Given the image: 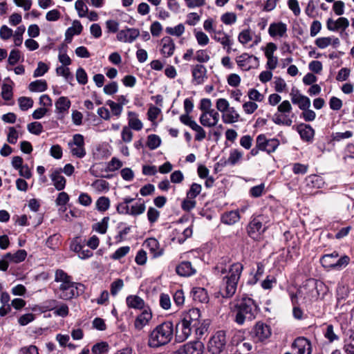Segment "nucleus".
<instances>
[{
    "mask_svg": "<svg viewBox=\"0 0 354 354\" xmlns=\"http://www.w3.org/2000/svg\"><path fill=\"white\" fill-rule=\"evenodd\" d=\"M72 280L71 276H69L63 270H57L55 275V281L56 282H62V283H68Z\"/></svg>",
    "mask_w": 354,
    "mask_h": 354,
    "instance_id": "obj_47",
    "label": "nucleus"
},
{
    "mask_svg": "<svg viewBox=\"0 0 354 354\" xmlns=\"http://www.w3.org/2000/svg\"><path fill=\"white\" fill-rule=\"evenodd\" d=\"M129 308L142 310L145 307V301L138 295H131L126 299Z\"/></svg>",
    "mask_w": 354,
    "mask_h": 354,
    "instance_id": "obj_30",
    "label": "nucleus"
},
{
    "mask_svg": "<svg viewBox=\"0 0 354 354\" xmlns=\"http://www.w3.org/2000/svg\"><path fill=\"white\" fill-rule=\"evenodd\" d=\"M123 165V163L118 158L113 157L111 160L108 162L107 167L105 169L106 171H115L119 169H120Z\"/></svg>",
    "mask_w": 354,
    "mask_h": 354,
    "instance_id": "obj_49",
    "label": "nucleus"
},
{
    "mask_svg": "<svg viewBox=\"0 0 354 354\" xmlns=\"http://www.w3.org/2000/svg\"><path fill=\"white\" fill-rule=\"evenodd\" d=\"M129 246L120 247L111 255V259L113 260H120L122 257H125L129 252Z\"/></svg>",
    "mask_w": 354,
    "mask_h": 354,
    "instance_id": "obj_46",
    "label": "nucleus"
},
{
    "mask_svg": "<svg viewBox=\"0 0 354 354\" xmlns=\"http://www.w3.org/2000/svg\"><path fill=\"white\" fill-rule=\"evenodd\" d=\"M226 345V333L224 330L217 331L210 339L208 351L212 354H220Z\"/></svg>",
    "mask_w": 354,
    "mask_h": 354,
    "instance_id": "obj_7",
    "label": "nucleus"
},
{
    "mask_svg": "<svg viewBox=\"0 0 354 354\" xmlns=\"http://www.w3.org/2000/svg\"><path fill=\"white\" fill-rule=\"evenodd\" d=\"M256 144L261 151L270 154L276 151L280 142L277 138L268 139L265 134H259L256 138Z\"/></svg>",
    "mask_w": 354,
    "mask_h": 354,
    "instance_id": "obj_10",
    "label": "nucleus"
},
{
    "mask_svg": "<svg viewBox=\"0 0 354 354\" xmlns=\"http://www.w3.org/2000/svg\"><path fill=\"white\" fill-rule=\"evenodd\" d=\"M240 218V214L238 210H232L223 213L221 219L223 223L232 225L239 221Z\"/></svg>",
    "mask_w": 354,
    "mask_h": 354,
    "instance_id": "obj_29",
    "label": "nucleus"
},
{
    "mask_svg": "<svg viewBox=\"0 0 354 354\" xmlns=\"http://www.w3.org/2000/svg\"><path fill=\"white\" fill-rule=\"evenodd\" d=\"M260 312V308L257 302L248 296H243L238 299L234 306L232 310L234 315V321L239 326H242L246 322H252L255 319Z\"/></svg>",
    "mask_w": 354,
    "mask_h": 354,
    "instance_id": "obj_1",
    "label": "nucleus"
},
{
    "mask_svg": "<svg viewBox=\"0 0 354 354\" xmlns=\"http://www.w3.org/2000/svg\"><path fill=\"white\" fill-rule=\"evenodd\" d=\"M160 212L153 207H149L147 211V218L151 224L156 223L159 216Z\"/></svg>",
    "mask_w": 354,
    "mask_h": 354,
    "instance_id": "obj_57",
    "label": "nucleus"
},
{
    "mask_svg": "<svg viewBox=\"0 0 354 354\" xmlns=\"http://www.w3.org/2000/svg\"><path fill=\"white\" fill-rule=\"evenodd\" d=\"M237 351L240 354H248L252 348V345L250 342H241L236 344Z\"/></svg>",
    "mask_w": 354,
    "mask_h": 354,
    "instance_id": "obj_62",
    "label": "nucleus"
},
{
    "mask_svg": "<svg viewBox=\"0 0 354 354\" xmlns=\"http://www.w3.org/2000/svg\"><path fill=\"white\" fill-rule=\"evenodd\" d=\"M243 270V266L239 262L230 265L228 274L223 277L220 284L218 293L223 298L229 299L234 296Z\"/></svg>",
    "mask_w": 354,
    "mask_h": 354,
    "instance_id": "obj_2",
    "label": "nucleus"
},
{
    "mask_svg": "<svg viewBox=\"0 0 354 354\" xmlns=\"http://www.w3.org/2000/svg\"><path fill=\"white\" fill-rule=\"evenodd\" d=\"M202 186L200 184L193 183L187 192V198L195 199V198L200 194Z\"/></svg>",
    "mask_w": 354,
    "mask_h": 354,
    "instance_id": "obj_45",
    "label": "nucleus"
},
{
    "mask_svg": "<svg viewBox=\"0 0 354 354\" xmlns=\"http://www.w3.org/2000/svg\"><path fill=\"white\" fill-rule=\"evenodd\" d=\"M82 248H84V245L80 237L76 236L71 241L70 249L72 251L78 254V252L82 250Z\"/></svg>",
    "mask_w": 354,
    "mask_h": 354,
    "instance_id": "obj_52",
    "label": "nucleus"
},
{
    "mask_svg": "<svg viewBox=\"0 0 354 354\" xmlns=\"http://www.w3.org/2000/svg\"><path fill=\"white\" fill-rule=\"evenodd\" d=\"M12 88L8 84H3L1 86V97L5 100H10L12 97Z\"/></svg>",
    "mask_w": 354,
    "mask_h": 354,
    "instance_id": "obj_59",
    "label": "nucleus"
},
{
    "mask_svg": "<svg viewBox=\"0 0 354 354\" xmlns=\"http://www.w3.org/2000/svg\"><path fill=\"white\" fill-rule=\"evenodd\" d=\"M67 46L62 44L59 48V54L58 56L59 61L65 66H68L71 64V59L68 55L66 53Z\"/></svg>",
    "mask_w": 354,
    "mask_h": 354,
    "instance_id": "obj_39",
    "label": "nucleus"
},
{
    "mask_svg": "<svg viewBox=\"0 0 354 354\" xmlns=\"http://www.w3.org/2000/svg\"><path fill=\"white\" fill-rule=\"evenodd\" d=\"M140 35V32L136 28H127L122 30L117 34V39L122 42H133Z\"/></svg>",
    "mask_w": 354,
    "mask_h": 354,
    "instance_id": "obj_15",
    "label": "nucleus"
},
{
    "mask_svg": "<svg viewBox=\"0 0 354 354\" xmlns=\"http://www.w3.org/2000/svg\"><path fill=\"white\" fill-rule=\"evenodd\" d=\"M297 131L301 138L305 141H310L314 136L315 131L310 124L301 123L297 127Z\"/></svg>",
    "mask_w": 354,
    "mask_h": 354,
    "instance_id": "obj_26",
    "label": "nucleus"
},
{
    "mask_svg": "<svg viewBox=\"0 0 354 354\" xmlns=\"http://www.w3.org/2000/svg\"><path fill=\"white\" fill-rule=\"evenodd\" d=\"M317 280L313 278L308 279L305 281L301 291L304 290L305 294H306L308 297H317L319 295L317 290Z\"/></svg>",
    "mask_w": 354,
    "mask_h": 354,
    "instance_id": "obj_21",
    "label": "nucleus"
},
{
    "mask_svg": "<svg viewBox=\"0 0 354 354\" xmlns=\"http://www.w3.org/2000/svg\"><path fill=\"white\" fill-rule=\"evenodd\" d=\"M110 207V200L108 197L100 196L96 201V209L99 212H104Z\"/></svg>",
    "mask_w": 354,
    "mask_h": 354,
    "instance_id": "obj_42",
    "label": "nucleus"
},
{
    "mask_svg": "<svg viewBox=\"0 0 354 354\" xmlns=\"http://www.w3.org/2000/svg\"><path fill=\"white\" fill-rule=\"evenodd\" d=\"M161 144L160 137L155 134H151L147 137V146L151 149L154 150L157 149Z\"/></svg>",
    "mask_w": 354,
    "mask_h": 354,
    "instance_id": "obj_43",
    "label": "nucleus"
},
{
    "mask_svg": "<svg viewBox=\"0 0 354 354\" xmlns=\"http://www.w3.org/2000/svg\"><path fill=\"white\" fill-rule=\"evenodd\" d=\"M191 129L196 132L195 135V140L196 141H202L206 138L205 131L203 129L202 127L198 125L196 122Z\"/></svg>",
    "mask_w": 354,
    "mask_h": 354,
    "instance_id": "obj_56",
    "label": "nucleus"
},
{
    "mask_svg": "<svg viewBox=\"0 0 354 354\" xmlns=\"http://www.w3.org/2000/svg\"><path fill=\"white\" fill-rule=\"evenodd\" d=\"M194 329L186 324L182 320L179 322L175 327V339L177 342L185 341L192 334Z\"/></svg>",
    "mask_w": 354,
    "mask_h": 354,
    "instance_id": "obj_14",
    "label": "nucleus"
},
{
    "mask_svg": "<svg viewBox=\"0 0 354 354\" xmlns=\"http://www.w3.org/2000/svg\"><path fill=\"white\" fill-rule=\"evenodd\" d=\"M128 120H129V127L130 129H132L136 131H140L143 124L142 122L138 119V114L133 111L128 112Z\"/></svg>",
    "mask_w": 354,
    "mask_h": 354,
    "instance_id": "obj_33",
    "label": "nucleus"
},
{
    "mask_svg": "<svg viewBox=\"0 0 354 354\" xmlns=\"http://www.w3.org/2000/svg\"><path fill=\"white\" fill-rule=\"evenodd\" d=\"M201 317L200 310L198 308L190 309L184 317L181 319L186 324L189 325L193 329L197 327L201 322L199 318Z\"/></svg>",
    "mask_w": 354,
    "mask_h": 354,
    "instance_id": "obj_16",
    "label": "nucleus"
},
{
    "mask_svg": "<svg viewBox=\"0 0 354 354\" xmlns=\"http://www.w3.org/2000/svg\"><path fill=\"white\" fill-rule=\"evenodd\" d=\"M19 108L21 111H27L33 106V100L31 97H20L18 99Z\"/></svg>",
    "mask_w": 354,
    "mask_h": 354,
    "instance_id": "obj_44",
    "label": "nucleus"
},
{
    "mask_svg": "<svg viewBox=\"0 0 354 354\" xmlns=\"http://www.w3.org/2000/svg\"><path fill=\"white\" fill-rule=\"evenodd\" d=\"M152 318V313L149 308L144 309L143 311L136 317L134 322V326L138 330H142Z\"/></svg>",
    "mask_w": 354,
    "mask_h": 354,
    "instance_id": "obj_18",
    "label": "nucleus"
},
{
    "mask_svg": "<svg viewBox=\"0 0 354 354\" xmlns=\"http://www.w3.org/2000/svg\"><path fill=\"white\" fill-rule=\"evenodd\" d=\"M27 257V252L25 250H18L15 253L8 252L5 257L8 258L10 262L19 263L24 261Z\"/></svg>",
    "mask_w": 354,
    "mask_h": 354,
    "instance_id": "obj_34",
    "label": "nucleus"
},
{
    "mask_svg": "<svg viewBox=\"0 0 354 354\" xmlns=\"http://www.w3.org/2000/svg\"><path fill=\"white\" fill-rule=\"evenodd\" d=\"M194 59L201 63H206L210 59L209 52L205 49H201L196 52Z\"/></svg>",
    "mask_w": 354,
    "mask_h": 354,
    "instance_id": "obj_41",
    "label": "nucleus"
},
{
    "mask_svg": "<svg viewBox=\"0 0 354 354\" xmlns=\"http://www.w3.org/2000/svg\"><path fill=\"white\" fill-rule=\"evenodd\" d=\"M239 114L234 107H230L222 115L223 122L225 124H232L237 122L239 119Z\"/></svg>",
    "mask_w": 354,
    "mask_h": 354,
    "instance_id": "obj_32",
    "label": "nucleus"
},
{
    "mask_svg": "<svg viewBox=\"0 0 354 354\" xmlns=\"http://www.w3.org/2000/svg\"><path fill=\"white\" fill-rule=\"evenodd\" d=\"M348 335L351 342L345 345L346 351L348 354H354V331L348 330Z\"/></svg>",
    "mask_w": 354,
    "mask_h": 354,
    "instance_id": "obj_64",
    "label": "nucleus"
},
{
    "mask_svg": "<svg viewBox=\"0 0 354 354\" xmlns=\"http://www.w3.org/2000/svg\"><path fill=\"white\" fill-rule=\"evenodd\" d=\"M339 253L337 251H333L330 254H324L320 258V263L326 269L341 270L348 265L350 262V257L347 255H344L339 259Z\"/></svg>",
    "mask_w": 354,
    "mask_h": 354,
    "instance_id": "obj_4",
    "label": "nucleus"
},
{
    "mask_svg": "<svg viewBox=\"0 0 354 354\" xmlns=\"http://www.w3.org/2000/svg\"><path fill=\"white\" fill-rule=\"evenodd\" d=\"M84 285L81 283H75L69 281L68 283H61L56 290L59 299L69 300L79 296L84 292Z\"/></svg>",
    "mask_w": 354,
    "mask_h": 354,
    "instance_id": "obj_5",
    "label": "nucleus"
},
{
    "mask_svg": "<svg viewBox=\"0 0 354 354\" xmlns=\"http://www.w3.org/2000/svg\"><path fill=\"white\" fill-rule=\"evenodd\" d=\"M145 209L146 206L144 203H136L135 205H133L131 209H129V214L133 216H136L143 214L145 211Z\"/></svg>",
    "mask_w": 354,
    "mask_h": 354,
    "instance_id": "obj_50",
    "label": "nucleus"
},
{
    "mask_svg": "<svg viewBox=\"0 0 354 354\" xmlns=\"http://www.w3.org/2000/svg\"><path fill=\"white\" fill-rule=\"evenodd\" d=\"M165 30L167 33L169 35L180 37L183 34L185 31V26L183 24H180L176 26L174 28L167 27Z\"/></svg>",
    "mask_w": 354,
    "mask_h": 354,
    "instance_id": "obj_53",
    "label": "nucleus"
},
{
    "mask_svg": "<svg viewBox=\"0 0 354 354\" xmlns=\"http://www.w3.org/2000/svg\"><path fill=\"white\" fill-rule=\"evenodd\" d=\"M56 72L57 75L63 76L69 82L73 80V76L68 67L59 66L56 68Z\"/></svg>",
    "mask_w": 354,
    "mask_h": 354,
    "instance_id": "obj_55",
    "label": "nucleus"
},
{
    "mask_svg": "<svg viewBox=\"0 0 354 354\" xmlns=\"http://www.w3.org/2000/svg\"><path fill=\"white\" fill-rule=\"evenodd\" d=\"M76 79L80 84L85 85L88 82V76L85 70L80 67L76 71Z\"/></svg>",
    "mask_w": 354,
    "mask_h": 354,
    "instance_id": "obj_58",
    "label": "nucleus"
},
{
    "mask_svg": "<svg viewBox=\"0 0 354 354\" xmlns=\"http://www.w3.org/2000/svg\"><path fill=\"white\" fill-rule=\"evenodd\" d=\"M191 72L192 75V83L194 85H200L204 83L207 79V70L206 67L201 64H197L192 66Z\"/></svg>",
    "mask_w": 354,
    "mask_h": 354,
    "instance_id": "obj_13",
    "label": "nucleus"
},
{
    "mask_svg": "<svg viewBox=\"0 0 354 354\" xmlns=\"http://www.w3.org/2000/svg\"><path fill=\"white\" fill-rule=\"evenodd\" d=\"M185 354H203L204 346L201 341L188 342L182 346Z\"/></svg>",
    "mask_w": 354,
    "mask_h": 354,
    "instance_id": "obj_23",
    "label": "nucleus"
},
{
    "mask_svg": "<svg viewBox=\"0 0 354 354\" xmlns=\"http://www.w3.org/2000/svg\"><path fill=\"white\" fill-rule=\"evenodd\" d=\"M28 88L32 92H43L47 90L48 85L45 80H37L30 83Z\"/></svg>",
    "mask_w": 354,
    "mask_h": 354,
    "instance_id": "obj_36",
    "label": "nucleus"
},
{
    "mask_svg": "<svg viewBox=\"0 0 354 354\" xmlns=\"http://www.w3.org/2000/svg\"><path fill=\"white\" fill-rule=\"evenodd\" d=\"M25 26H20L17 28L14 35V43L16 46H20L23 42V34L25 32Z\"/></svg>",
    "mask_w": 354,
    "mask_h": 354,
    "instance_id": "obj_51",
    "label": "nucleus"
},
{
    "mask_svg": "<svg viewBox=\"0 0 354 354\" xmlns=\"http://www.w3.org/2000/svg\"><path fill=\"white\" fill-rule=\"evenodd\" d=\"M75 9L78 12L80 17H84L88 12V8L84 2L82 0H77L75 4Z\"/></svg>",
    "mask_w": 354,
    "mask_h": 354,
    "instance_id": "obj_60",
    "label": "nucleus"
},
{
    "mask_svg": "<svg viewBox=\"0 0 354 354\" xmlns=\"http://www.w3.org/2000/svg\"><path fill=\"white\" fill-rule=\"evenodd\" d=\"M243 153L237 149H233L230 151V156L227 160H221V165L223 167L227 165H234L242 158Z\"/></svg>",
    "mask_w": 354,
    "mask_h": 354,
    "instance_id": "obj_35",
    "label": "nucleus"
},
{
    "mask_svg": "<svg viewBox=\"0 0 354 354\" xmlns=\"http://www.w3.org/2000/svg\"><path fill=\"white\" fill-rule=\"evenodd\" d=\"M287 31V26L283 22L272 23L268 28V33L272 37H283Z\"/></svg>",
    "mask_w": 354,
    "mask_h": 354,
    "instance_id": "obj_27",
    "label": "nucleus"
},
{
    "mask_svg": "<svg viewBox=\"0 0 354 354\" xmlns=\"http://www.w3.org/2000/svg\"><path fill=\"white\" fill-rule=\"evenodd\" d=\"M264 220L263 215H259L249 223L247 232L250 238L257 239L266 231L267 226L263 224Z\"/></svg>",
    "mask_w": 354,
    "mask_h": 354,
    "instance_id": "obj_8",
    "label": "nucleus"
},
{
    "mask_svg": "<svg viewBox=\"0 0 354 354\" xmlns=\"http://www.w3.org/2000/svg\"><path fill=\"white\" fill-rule=\"evenodd\" d=\"M109 220V216L104 217L100 222L96 223L92 225L93 230L102 234H105L108 229Z\"/></svg>",
    "mask_w": 354,
    "mask_h": 354,
    "instance_id": "obj_37",
    "label": "nucleus"
},
{
    "mask_svg": "<svg viewBox=\"0 0 354 354\" xmlns=\"http://www.w3.org/2000/svg\"><path fill=\"white\" fill-rule=\"evenodd\" d=\"M191 295L196 303H207L209 296L204 288L194 287L191 291Z\"/></svg>",
    "mask_w": 354,
    "mask_h": 354,
    "instance_id": "obj_24",
    "label": "nucleus"
},
{
    "mask_svg": "<svg viewBox=\"0 0 354 354\" xmlns=\"http://www.w3.org/2000/svg\"><path fill=\"white\" fill-rule=\"evenodd\" d=\"M145 244L149 248L150 253L153 255V257L157 258L163 254L164 250L160 247V243L156 239H147L145 241Z\"/></svg>",
    "mask_w": 354,
    "mask_h": 354,
    "instance_id": "obj_20",
    "label": "nucleus"
},
{
    "mask_svg": "<svg viewBox=\"0 0 354 354\" xmlns=\"http://www.w3.org/2000/svg\"><path fill=\"white\" fill-rule=\"evenodd\" d=\"M28 130L31 133L39 135L43 131V126L40 122H33L28 124Z\"/></svg>",
    "mask_w": 354,
    "mask_h": 354,
    "instance_id": "obj_61",
    "label": "nucleus"
},
{
    "mask_svg": "<svg viewBox=\"0 0 354 354\" xmlns=\"http://www.w3.org/2000/svg\"><path fill=\"white\" fill-rule=\"evenodd\" d=\"M161 53L166 57H171L175 50V44L170 37H164L161 39Z\"/></svg>",
    "mask_w": 354,
    "mask_h": 354,
    "instance_id": "obj_25",
    "label": "nucleus"
},
{
    "mask_svg": "<svg viewBox=\"0 0 354 354\" xmlns=\"http://www.w3.org/2000/svg\"><path fill=\"white\" fill-rule=\"evenodd\" d=\"M291 100L294 104H297L299 108L301 109H307L310 106V99L300 93L299 91H297V93H293L292 92L290 93Z\"/></svg>",
    "mask_w": 354,
    "mask_h": 354,
    "instance_id": "obj_22",
    "label": "nucleus"
},
{
    "mask_svg": "<svg viewBox=\"0 0 354 354\" xmlns=\"http://www.w3.org/2000/svg\"><path fill=\"white\" fill-rule=\"evenodd\" d=\"M273 122L279 125L291 126L292 121L287 115L275 114L272 118Z\"/></svg>",
    "mask_w": 354,
    "mask_h": 354,
    "instance_id": "obj_48",
    "label": "nucleus"
},
{
    "mask_svg": "<svg viewBox=\"0 0 354 354\" xmlns=\"http://www.w3.org/2000/svg\"><path fill=\"white\" fill-rule=\"evenodd\" d=\"M83 30V26L81 24L80 21L78 20H75L73 22V26L69 27L65 32V41L67 43H71L72 41L73 37L75 35H80Z\"/></svg>",
    "mask_w": 354,
    "mask_h": 354,
    "instance_id": "obj_28",
    "label": "nucleus"
},
{
    "mask_svg": "<svg viewBox=\"0 0 354 354\" xmlns=\"http://www.w3.org/2000/svg\"><path fill=\"white\" fill-rule=\"evenodd\" d=\"M109 346L106 342H101L94 344L92 346L91 352L93 354H104L108 352Z\"/></svg>",
    "mask_w": 354,
    "mask_h": 354,
    "instance_id": "obj_40",
    "label": "nucleus"
},
{
    "mask_svg": "<svg viewBox=\"0 0 354 354\" xmlns=\"http://www.w3.org/2000/svg\"><path fill=\"white\" fill-rule=\"evenodd\" d=\"M62 168H57L52 170L51 174H50V178L53 183V185L55 189L58 191L63 190L66 184V178L61 175Z\"/></svg>",
    "mask_w": 354,
    "mask_h": 354,
    "instance_id": "obj_17",
    "label": "nucleus"
},
{
    "mask_svg": "<svg viewBox=\"0 0 354 354\" xmlns=\"http://www.w3.org/2000/svg\"><path fill=\"white\" fill-rule=\"evenodd\" d=\"M174 334L172 322L165 321L156 326L149 334L147 344L150 348H159L169 343Z\"/></svg>",
    "mask_w": 354,
    "mask_h": 354,
    "instance_id": "obj_3",
    "label": "nucleus"
},
{
    "mask_svg": "<svg viewBox=\"0 0 354 354\" xmlns=\"http://www.w3.org/2000/svg\"><path fill=\"white\" fill-rule=\"evenodd\" d=\"M196 201L194 198L184 199L181 203V208L186 212H189L196 207Z\"/></svg>",
    "mask_w": 354,
    "mask_h": 354,
    "instance_id": "obj_63",
    "label": "nucleus"
},
{
    "mask_svg": "<svg viewBox=\"0 0 354 354\" xmlns=\"http://www.w3.org/2000/svg\"><path fill=\"white\" fill-rule=\"evenodd\" d=\"M272 334L270 326L261 321L257 322L250 332L254 342H263Z\"/></svg>",
    "mask_w": 354,
    "mask_h": 354,
    "instance_id": "obj_6",
    "label": "nucleus"
},
{
    "mask_svg": "<svg viewBox=\"0 0 354 354\" xmlns=\"http://www.w3.org/2000/svg\"><path fill=\"white\" fill-rule=\"evenodd\" d=\"M324 337L330 342L339 339V337L334 332V327L332 324L327 325L326 331L324 332Z\"/></svg>",
    "mask_w": 354,
    "mask_h": 354,
    "instance_id": "obj_54",
    "label": "nucleus"
},
{
    "mask_svg": "<svg viewBox=\"0 0 354 354\" xmlns=\"http://www.w3.org/2000/svg\"><path fill=\"white\" fill-rule=\"evenodd\" d=\"M214 39L216 41L220 42L223 46V48H225L226 45H232L233 44L230 36L221 31L215 32Z\"/></svg>",
    "mask_w": 354,
    "mask_h": 354,
    "instance_id": "obj_38",
    "label": "nucleus"
},
{
    "mask_svg": "<svg viewBox=\"0 0 354 354\" xmlns=\"http://www.w3.org/2000/svg\"><path fill=\"white\" fill-rule=\"evenodd\" d=\"M84 145V136L80 133L75 134L73 141L68 143L72 156L78 158H84L86 154Z\"/></svg>",
    "mask_w": 354,
    "mask_h": 354,
    "instance_id": "obj_9",
    "label": "nucleus"
},
{
    "mask_svg": "<svg viewBox=\"0 0 354 354\" xmlns=\"http://www.w3.org/2000/svg\"><path fill=\"white\" fill-rule=\"evenodd\" d=\"M237 65L243 71H249L259 66L258 57L244 53L236 58Z\"/></svg>",
    "mask_w": 354,
    "mask_h": 354,
    "instance_id": "obj_11",
    "label": "nucleus"
},
{
    "mask_svg": "<svg viewBox=\"0 0 354 354\" xmlns=\"http://www.w3.org/2000/svg\"><path fill=\"white\" fill-rule=\"evenodd\" d=\"M176 273L181 277H190L196 272L190 261H184L179 263L176 268Z\"/></svg>",
    "mask_w": 354,
    "mask_h": 354,
    "instance_id": "obj_19",
    "label": "nucleus"
},
{
    "mask_svg": "<svg viewBox=\"0 0 354 354\" xmlns=\"http://www.w3.org/2000/svg\"><path fill=\"white\" fill-rule=\"evenodd\" d=\"M71 102L70 100L67 97H60L55 102V109L56 112L59 113H63L65 112H68L70 109Z\"/></svg>",
    "mask_w": 354,
    "mask_h": 354,
    "instance_id": "obj_31",
    "label": "nucleus"
},
{
    "mask_svg": "<svg viewBox=\"0 0 354 354\" xmlns=\"http://www.w3.org/2000/svg\"><path fill=\"white\" fill-rule=\"evenodd\" d=\"M295 354H311L313 351L310 341L304 337H297L292 344Z\"/></svg>",
    "mask_w": 354,
    "mask_h": 354,
    "instance_id": "obj_12",
    "label": "nucleus"
}]
</instances>
